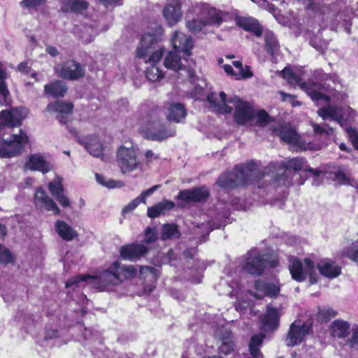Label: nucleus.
Wrapping results in <instances>:
<instances>
[{
	"mask_svg": "<svg viewBox=\"0 0 358 358\" xmlns=\"http://www.w3.org/2000/svg\"><path fill=\"white\" fill-rule=\"evenodd\" d=\"M46 0H22L20 6L24 8H35L45 2Z\"/></svg>",
	"mask_w": 358,
	"mask_h": 358,
	"instance_id": "nucleus-56",
	"label": "nucleus"
},
{
	"mask_svg": "<svg viewBox=\"0 0 358 358\" xmlns=\"http://www.w3.org/2000/svg\"><path fill=\"white\" fill-rule=\"evenodd\" d=\"M53 169L50 162L47 161L41 153L31 155L24 164V169L46 173Z\"/></svg>",
	"mask_w": 358,
	"mask_h": 358,
	"instance_id": "nucleus-18",
	"label": "nucleus"
},
{
	"mask_svg": "<svg viewBox=\"0 0 358 358\" xmlns=\"http://www.w3.org/2000/svg\"><path fill=\"white\" fill-rule=\"evenodd\" d=\"M233 65L237 69V72L234 73L236 80L250 78L252 76L250 68H247V72H244V69L241 62L234 61L233 62Z\"/></svg>",
	"mask_w": 358,
	"mask_h": 358,
	"instance_id": "nucleus-46",
	"label": "nucleus"
},
{
	"mask_svg": "<svg viewBox=\"0 0 358 358\" xmlns=\"http://www.w3.org/2000/svg\"><path fill=\"white\" fill-rule=\"evenodd\" d=\"M7 77V73L6 71V68L3 64L0 62V96L1 100H0V103L2 101H6L8 96H9V91L7 87L5 85V79Z\"/></svg>",
	"mask_w": 358,
	"mask_h": 358,
	"instance_id": "nucleus-41",
	"label": "nucleus"
},
{
	"mask_svg": "<svg viewBox=\"0 0 358 358\" xmlns=\"http://www.w3.org/2000/svg\"><path fill=\"white\" fill-rule=\"evenodd\" d=\"M189 79L193 83H195V82L197 81V83H196L194 87L192 95L194 96L196 99H201V96L203 95L204 87L206 86V81L203 79H199V78L196 77L195 74L193 78Z\"/></svg>",
	"mask_w": 358,
	"mask_h": 358,
	"instance_id": "nucleus-42",
	"label": "nucleus"
},
{
	"mask_svg": "<svg viewBox=\"0 0 358 358\" xmlns=\"http://www.w3.org/2000/svg\"><path fill=\"white\" fill-rule=\"evenodd\" d=\"M273 133L283 142L301 147L299 136L289 124L279 126L278 128L273 129Z\"/></svg>",
	"mask_w": 358,
	"mask_h": 358,
	"instance_id": "nucleus-22",
	"label": "nucleus"
},
{
	"mask_svg": "<svg viewBox=\"0 0 358 358\" xmlns=\"http://www.w3.org/2000/svg\"><path fill=\"white\" fill-rule=\"evenodd\" d=\"M28 142V137L22 130L0 142V157L9 158L21 153Z\"/></svg>",
	"mask_w": 358,
	"mask_h": 358,
	"instance_id": "nucleus-11",
	"label": "nucleus"
},
{
	"mask_svg": "<svg viewBox=\"0 0 358 358\" xmlns=\"http://www.w3.org/2000/svg\"><path fill=\"white\" fill-rule=\"evenodd\" d=\"M13 261L14 257L11 252L7 248L0 245V263L7 264Z\"/></svg>",
	"mask_w": 358,
	"mask_h": 358,
	"instance_id": "nucleus-50",
	"label": "nucleus"
},
{
	"mask_svg": "<svg viewBox=\"0 0 358 358\" xmlns=\"http://www.w3.org/2000/svg\"><path fill=\"white\" fill-rule=\"evenodd\" d=\"M317 115L321 117L324 120L331 119L336 121L341 125L343 124V109L341 107L336 106H328L319 108Z\"/></svg>",
	"mask_w": 358,
	"mask_h": 358,
	"instance_id": "nucleus-27",
	"label": "nucleus"
},
{
	"mask_svg": "<svg viewBox=\"0 0 358 358\" xmlns=\"http://www.w3.org/2000/svg\"><path fill=\"white\" fill-rule=\"evenodd\" d=\"M217 337L222 341L219 347L220 352L224 355L231 354L235 349V342L231 332L228 329H223L216 332Z\"/></svg>",
	"mask_w": 358,
	"mask_h": 358,
	"instance_id": "nucleus-25",
	"label": "nucleus"
},
{
	"mask_svg": "<svg viewBox=\"0 0 358 358\" xmlns=\"http://www.w3.org/2000/svg\"><path fill=\"white\" fill-rule=\"evenodd\" d=\"M182 15L180 6L177 2L167 3L163 9V16L170 27L176 24Z\"/></svg>",
	"mask_w": 358,
	"mask_h": 358,
	"instance_id": "nucleus-24",
	"label": "nucleus"
},
{
	"mask_svg": "<svg viewBox=\"0 0 358 358\" xmlns=\"http://www.w3.org/2000/svg\"><path fill=\"white\" fill-rule=\"evenodd\" d=\"M289 269L292 278L298 282L303 281L308 275L311 284L317 282L314 263L308 258L304 259L302 263L297 258L290 257Z\"/></svg>",
	"mask_w": 358,
	"mask_h": 358,
	"instance_id": "nucleus-10",
	"label": "nucleus"
},
{
	"mask_svg": "<svg viewBox=\"0 0 358 358\" xmlns=\"http://www.w3.org/2000/svg\"><path fill=\"white\" fill-rule=\"evenodd\" d=\"M187 112L184 105L179 103H173L167 107L166 117L169 120L175 122H181L186 117Z\"/></svg>",
	"mask_w": 358,
	"mask_h": 358,
	"instance_id": "nucleus-30",
	"label": "nucleus"
},
{
	"mask_svg": "<svg viewBox=\"0 0 358 358\" xmlns=\"http://www.w3.org/2000/svg\"><path fill=\"white\" fill-rule=\"evenodd\" d=\"M148 248L142 244H128L121 247L120 255L122 259L136 261L148 252Z\"/></svg>",
	"mask_w": 358,
	"mask_h": 358,
	"instance_id": "nucleus-23",
	"label": "nucleus"
},
{
	"mask_svg": "<svg viewBox=\"0 0 358 358\" xmlns=\"http://www.w3.org/2000/svg\"><path fill=\"white\" fill-rule=\"evenodd\" d=\"M175 206L174 202L164 200L156 205L148 208V216L151 218H155L160 215L164 214L166 211L173 209Z\"/></svg>",
	"mask_w": 358,
	"mask_h": 358,
	"instance_id": "nucleus-36",
	"label": "nucleus"
},
{
	"mask_svg": "<svg viewBox=\"0 0 358 358\" xmlns=\"http://www.w3.org/2000/svg\"><path fill=\"white\" fill-rule=\"evenodd\" d=\"M279 318L278 311L273 308L268 306L266 313L262 319L263 329L264 331L275 329L279 324Z\"/></svg>",
	"mask_w": 358,
	"mask_h": 358,
	"instance_id": "nucleus-29",
	"label": "nucleus"
},
{
	"mask_svg": "<svg viewBox=\"0 0 358 358\" xmlns=\"http://www.w3.org/2000/svg\"><path fill=\"white\" fill-rule=\"evenodd\" d=\"M191 191L194 198V202L206 201L209 196L208 190L204 187L193 188L191 189Z\"/></svg>",
	"mask_w": 358,
	"mask_h": 358,
	"instance_id": "nucleus-44",
	"label": "nucleus"
},
{
	"mask_svg": "<svg viewBox=\"0 0 358 358\" xmlns=\"http://www.w3.org/2000/svg\"><path fill=\"white\" fill-rule=\"evenodd\" d=\"M116 161L121 172L124 174L138 171L141 174L143 171V164L137 157V150L129 143L119 147L116 153Z\"/></svg>",
	"mask_w": 358,
	"mask_h": 358,
	"instance_id": "nucleus-8",
	"label": "nucleus"
},
{
	"mask_svg": "<svg viewBox=\"0 0 358 358\" xmlns=\"http://www.w3.org/2000/svg\"><path fill=\"white\" fill-rule=\"evenodd\" d=\"M67 87L61 80H55L44 86V93L54 98L63 97L66 93Z\"/></svg>",
	"mask_w": 358,
	"mask_h": 358,
	"instance_id": "nucleus-31",
	"label": "nucleus"
},
{
	"mask_svg": "<svg viewBox=\"0 0 358 358\" xmlns=\"http://www.w3.org/2000/svg\"><path fill=\"white\" fill-rule=\"evenodd\" d=\"M89 3L85 0H64L62 10L64 13H82L87 9Z\"/></svg>",
	"mask_w": 358,
	"mask_h": 358,
	"instance_id": "nucleus-35",
	"label": "nucleus"
},
{
	"mask_svg": "<svg viewBox=\"0 0 358 358\" xmlns=\"http://www.w3.org/2000/svg\"><path fill=\"white\" fill-rule=\"evenodd\" d=\"M336 180L341 182L343 184H351L350 182V178L345 174L343 170L339 169L335 173Z\"/></svg>",
	"mask_w": 358,
	"mask_h": 358,
	"instance_id": "nucleus-58",
	"label": "nucleus"
},
{
	"mask_svg": "<svg viewBox=\"0 0 358 358\" xmlns=\"http://www.w3.org/2000/svg\"><path fill=\"white\" fill-rule=\"evenodd\" d=\"M159 113V109L155 108L141 118V130L145 138L152 141H162L176 134L174 130L165 128L160 120Z\"/></svg>",
	"mask_w": 358,
	"mask_h": 358,
	"instance_id": "nucleus-6",
	"label": "nucleus"
},
{
	"mask_svg": "<svg viewBox=\"0 0 358 358\" xmlns=\"http://www.w3.org/2000/svg\"><path fill=\"white\" fill-rule=\"evenodd\" d=\"M270 258L268 254H263L257 249H252L243 257L242 269L251 275H260L267 266L274 267L277 265V261L270 260Z\"/></svg>",
	"mask_w": 358,
	"mask_h": 358,
	"instance_id": "nucleus-9",
	"label": "nucleus"
},
{
	"mask_svg": "<svg viewBox=\"0 0 358 358\" xmlns=\"http://www.w3.org/2000/svg\"><path fill=\"white\" fill-rule=\"evenodd\" d=\"M265 336L262 334L252 336L249 343L250 357L248 358H263V355L259 351V347L262 344Z\"/></svg>",
	"mask_w": 358,
	"mask_h": 358,
	"instance_id": "nucleus-37",
	"label": "nucleus"
},
{
	"mask_svg": "<svg viewBox=\"0 0 358 358\" xmlns=\"http://www.w3.org/2000/svg\"><path fill=\"white\" fill-rule=\"evenodd\" d=\"M157 239V232L155 228L148 227L145 231L144 242L150 244L154 243Z\"/></svg>",
	"mask_w": 358,
	"mask_h": 358,
	"instance_id": "nucleus-53",
	"label": "nucleus"
},
{
	"mask_svg": "<svg viewBox=\"0 0 358 358\" xmlns=\"http://www.w3.org/2000/svg\"><path fill=\"white\" fill-rule=\"evenodd\" d=\"M191 56L183 55L177 51H171L165 57L164 66L173 71L186 70L189 78L194 77L195 62L190 58Z\"/></svg>",
	"mask_w": 358,
	"mask_h": 358,
	"instance_id": "nucleus-12",
	"label": "nucleus"
},
{
	"mask_svg": "<svg viewBox=\"0 0 358 358\" xmlns=\"http://www.w3.org/2000/svg\"><path fill=\"white\" fill-rule=\"evenodd\" d=\"M62 182V178L57 175L55 178L49 182L48 189L53 196L57 194L64 192V187L63 186Z\"/></svg>",
	"mask_w": 358,
	"mask_h": 358,
	"instance_id": "nucleus-43",
	"label": "nucleus"
},
{
	"mask_svg": "<svg viewBox=\"0 0 358 358\" xmlns=\"http://www.w3.org/2000/svg\"><path fill=\"white\" fill-rule=\"evenodd\" d=\"M262 177V174L261 175L257 164L251 162L237 165L232 171L222 174L217 183L222 188L231 189L259 182Z\"/></svg>",
	"mask_w": 358,
	"mask_h": 358,
	"instance_id": "nucleus-4",
	"label": "nucleus"
},
{
	"mask_svg": "<svg viewBox=\"0 0 358 358\" xmlns=\"http://www.w3.org/2000/svg\"><path fill=\"white\" fill-rule=\"evenodd\" d=\"M347 132L356 150H358V132L352 129V128L347 129Z\"/></svg>",
	"mask_w": 358,
	"mask_h": 358,
	"instance_id": "nucleus-59",
	"label": "nucleus"
},
{
	"mask_svg": "<svg viewBox=\"0 0 358 358\" xmlns=\"http://www.w3.org/2000/svg\"><path fill=\"white\" fill-rule=\"evenodd\" d=\"M180 236L178 227L175 224H165L162 227L161 239L166 241L168 239H176Z\"/></svg>",
	"mask_w": 358,
	"mask_h": 358,
	"instance_id": "nucleus-40",
	"label": "nucleus"
},
{
	"mask_svg": "<svg viewBox=\"0 0 358 358\" xmlns=\"http://www.w3.org/2000/svg\"><path fill=\"white\" fill-rule=\"evenodd\" d=\"M55 71L59 77L70 80H78L85 75V68L74 60L67 61L58 65Z\"/></svg>",
	"mask_w": 358,
	"mask_h": 358,
	"instance_id": "nucleus-15",
	"label": "nucleus"
},
{
	"mask_svg": "<svg viewBox=\"0 0 358 358\" xmlns=\"http://www.w3.org/2000/svg\"><path fill=\"white\" fill-rule=\"evenodd\" d=\"M160 187V185H156L150 187L147 190H144L141 192V194L132 200L129 203H128L122 210L123 213H127L134 210L141 203H145L146 199L151 196L155 191H157Z\"/></svg>",
	"mask_w": 358,
	"mask_h": 358,
	"instance_id": "nucleus-34",
	"label": "nucleus"
},
{
	"mask_svg": "<svg viewBox=\"0 0 358 358\" xmlns=\"http://www.w3.org/2000/svg\"><path fill=\"white\" fill-rule=\"evenodd\" d=\"M95 176L96 181L101 185L106 187L115 188L121 187L122 185V182L121 181H117L111 179L106 180L103 176L99 173H96Z\"/></svg>",
	"mask_w": 358,
	"mask_h": 358,
	"instance_id": "nucleus-47",
	"label": "nucleus"
},
{
	"mask_svg": "<svg viewBox=\"0 0 358 358\" xmlns=\"http://www.w3.org/2000/svg\"><path fill=\"white\" fill-rule=\"evenodd\" d=\"M237 24L243 29L252 32L256 36H262L263 31L261 25L257 20L252 17H239L237 19Z\"/></svg>",
	"mask_w": 358,
	"mask_h": 358,
	"instance_id": "nucleus-32",
	"label": "nucleus"
},
{
	"mask_svg": "<svg viewBox=\"0 0 358 358\" xmlns=\"http://www.w3.org/2000/svg\"><path fill=\"white\" fill-rule=\"evenodd\" d=\"M137 274L134 266L125 265L119 262H113L110 267L101 272L98 276L78 275L69 279L66 282L69 288L74 285L90 280V283L97 285L101 290L110 289V287L121 284L123 281L134 278Z\"/></svg>",
	"mask_w": 358,
	"mask_h": 358,
	"instance_id": "nucleus-2",
	"label": "nucleus"
},
{
	"mask_svg": "<svg viewBox=\"0 0 358 358\" xmlns=\"http://www.w3.org/2000/svg\"><path fill=\"white\" fill-rule=\"evenodd\" d=\"M153 31L145 33L141 39L137 48V57L141 58L147 64H150L146 69V77L152 81H158L163 78L162 71L157 66L162 59L164 51L158 47V42L164 33L162 27L159 24H155Z\"/></svg>",
	"mask_w": 358,
	"mask_h": 358,
	"instance_id": "nucleus-1",
	"label": "nucleus"
},
{
	"mask_svg": "<svg viewBox=\"0 0 358 358\" xmlns=\"http://www.w3.org/2000/svg\"><path fill=\"white\" fill-rule=\"evenodd\" d=\"M54 197L62 207L66 208L70 206V201L66 195L64 194V192L57 194Z\"/></svg>",
	"mask_w": 358,
	"mask_h": 358,
	"instance_id": "nucleus-57",
	"label": "nucleus"
},
{
	"mask_svg": "<svg viewBox=\"0 0 358 358\" xmlns=\"http://www.w3.org/2000/svg\"><path fill=\"white\" fill-rule=\"evenodd\" d=\"M290 169L295 171L304 169L308 171L303 158H294L289 160L286 164L277 162L270 163L262 173V176H271L273 183H276L278 185H288L291 182L289 178Z\"/></svg>",
	"mask_w": 358,
	"mask_h": 358,
	"instance_id": "nucleus-7",
	"label": "nucleus"
},
{
	"mask_svg": "<svg viewBox=\"0 0 358 358\" xmlns=\"http://www.w3.org/2000/svg\"><path fill=\"white\" fill-rule=\"evenodd\" d=\"M27 109L24 107L14 108L10 110H3L0 113L1 126L8 127L20 126L27 115Z\"/></svg>",
	"mask_w": 358,
	"mask_h": 358,
	"instance_id": "nucleus-16",
	"label": "nucleus"
},
{
	"mask_svg": "<svg viewBox=\"0 0 358 358\" xmlns=\"http://www.w3.org/2000/svg\"><path fill=\"white\" fill-rule=\"evenodd\" d=\"M336 314L337 313L332 308H323L319 310L317 317L322 322H327L334 317Z\"/></svg>",
	"mask_w": 358,
	"mask_h": 358,
	"instance_id": "nucleus-51",
	"label": "nucleus"
},
{
	"mask_svg": "<svg viewBox=\"0 0 358 358\" xmlns=\"http://www.w3.org/2000/svg\"><path fill=\"white\" fill-rule=\"evenodd\" d=\"M97 31L95 28L92 26H84L83 29H82L81 38L84 43H90L94 40Z\"/></svg>",
	"mask_w": 358,
	"mask_h": 358,
	"instance_id": "nucleus-45",
	"label": "nucleus"
},
{
	"mask_svg": "<svg viewBox=\"0 0 358 358\" xmlns=\"http://www.w3.org/2000/svg\"><path fill=\"white\" fill-rule=\"evenodd\" d=\"M73 105L71 102L56 101L50 103L46 107V111L51 113H57V120L60 123L66 124L69 120V116L71 113Z\"/></svg>",
	"mask_w": 358,
	"mask_h": 358,
	"instance_id": "nucleus-17",
	"label": "nucleus"
},
{
	"mask_svg": "<svg viewBox=\"0 0 358 358\" xmlns=\"http://www.w3.org/2000/svg\"><path fill=\"white\" fill-rule=\"evenodd\" d=\"M257 292L254 296L257 299H262L264 296L275 297L279 294L280 288L278 283L257 280L255 283Z\"/></svg>",
	"mask_w": 358,
	"mask_h": 358,
	"instance_id": "nucleus-21",
	"label": "nucleus"
},
{
	"mask_svg": "<svg viewBox=\"0 0 358 358\" xmlns=\"http://www.w3.org/2000/svg\"><path fill=\"white\" fill-rule=\"evenodd\" d=\"M29 66L27 62H21L17 66V70L23 73H27L29 71Z\"/></svg>",
	"mask_w": 358,
	"mask_h": 358,
	"instance_id": "nucleus-63",
	"label": "nucleus"
},
{
	"mask_svg": "<svg viewBox=\"0 0 358 358\" xmlns=\"http://www.w3.org/2000/svg\"><path fill=\"white\" fill-rule=\"evenodd\" d=\"M79 143L85 147L91 155L96 157H102L103 146L97 137H85L80 139Z\"/></svg>",
	"mask_w": 358,
	"mask_h": 358,
	"instance_id": "nucleus-28",
	"label": "nucleus"
},
{
	"mask_svg": "<svg viewBox=\"0 0 358 358\" xmlns=\"http://www.w3.org/2000/svg\"><path fill=\"white\" fill-rule=\"evenodd\" d=\"M312 127L315 134H327L332 133V128L327 124L320 125L316 123H312Z\"/></svg>",
	"mask_w": 358,
	"mask_h": 358,
	"instance_id": "nucleus-52",
	"label": "nucleus"
},
{
	"mask_svg": "<svg viewBox=\"0 0 358 358\" xmlns=\"http://www.w3.org/2000/svg\"><path fill=\"white\" fill-rule=\"evenodd\" d=\"M34 202L38 208L52 211L55 215L60 214V209L56 203L41 187L36 189L35 192Z\"/></svg>",
	"mask_w": 358,
	"mask_h": 358,
	"instance_id": "nucleus-20",
	"label": "nucleus"
},
{
	"mask_svg": "<svg viewBox=\"0 0 358 358\" xmlns=\"http://www.w3.org/2000/svg\"><path fill=\"white\" fill-rule=\"evenodd\" d=\"M220 22L217 10L206 5L194 6L186 16V27L192 33L199 32L209 24H220Z\"/></svg>",
	"mask_w": 358,
	"mask_h": 358,
	"instance_id": "nucleus-5",
	"label": "nucleus"
},
{
	"mask_svg": "<svg viewBox=\"0 0 358 358\" xmlns=\"http://www.w3.org/2000/svg\"><path fill=\"white\" fill-rule=\"evenodd\" d=\"M280 95H281V97H282V101H287V99L289 100V101L292 103L293 106H295L296 104L299 103V102L297 101H295V96H292L291 94H286L283 92H280Z\"/></svg>",
	"mask_w": 358,
	"mask_h": 358,
	"instance_id": "nucleus-61",
	"label": "nucleus"
},
{
	"mask_svg": "<svg viewBox=\"0 0 358 358\" xmlns=\"http://www.w3.org/2000/svg\"><path fill=\"white\" fill-rule=\"evenodd\" d=\"M176 199L185 203L194 202L191 189L180 191Z\"/></svg>",
	"mask_w": 358,
	"mask_h": 358,
	"instance_id": "nucleus-54",
	"label": "nucleus"
},
{
	"mask_svg": "<svg viewBox=\"0 0 358 358\" xmlns=\"http://www.w3.org/2000/svg\"><path fill=\"white\" fill-rule=\"evenodd\" d=\"M206 99L213 110L220 114L231 113L233 108L228 103L232 104L235 108L234 120L238 124H243L254 117V112L249 103L236 96L227 99V94L224 92H221L219 96L212 92L207 95Z\"/></svg>",
	"mask_w": 358,
	"mask_h": 358,
	"instance_id": "nucleus-3",
	"label": "nucleus"
},
{
	"mask_svg": "<svg viewBox=\"0 0 358 358\" xmlns=\"http://www.w3.org/2000/svg\"><path fill=\"white\" fill-rule=\"evenodd\" d=\"M308 171L315 176L314 179L313 180L312 184L315 186L320 185L321 183V180L320 179L319 176L322 171H318L317 169H313L312 168H308Z\"/></svg>",
	"mask_w": 358,
	"mask_h": 358,
	"instance_id": "nucleus-60",
	"label": "nucleus"
},
{
	"mask_svg": "<svg viewBox=\"0 0 358 358\" xmlns=\"http://www.w3.org/2000/svg\"><path fill=\"white\" fill-rule=\"evenodd\" d=\"M171 43L175 51L181 52L183 55H192L193 41L191 36L176 31L171 38Z\"/></svg>",
	"mask_w": 358,
	"mask_h": 358,
	"instance_id": "nucleus-19",
	"label": "nucleus"
},
{
	"mask_svg": "<svg viewBox=\"0 0 358 358\" xmlns=\"http://www.w3.org/2000/svg\"><path fill=\"white\" fill-rule=\"evenodd\" d=\"M257 124L265 126L269 121L268 115L264 110L259 111L255 116Z\"/></svg>",
	"mask_w": 358,
	"mask_h": 358,
	"instance_id": "nucleus-55",
	"label": "nucleus"
},
{
	"mask_svg": "<svg viewBox=\"0 0 358 358\" xmlns=\"http://www.w3.org/2000/svg\"><path fill=\"white\" fill-rule=\"evenodd\" d=\"M350 327L347 321L336 320L331 325L332 335L338 338H345L349 334Z\"/></svg>",
	"mask_w": 358,
	"mask_h": 358,
	"instance_id": "nucleus-38",
	"label": "nucleus"
},
{
	"mask_svg": "<svg viewBox=\"0 0 358 358\" xmlns=\"http://www.w3.org/2000/svg\"><path fill=\"white\" fill-rule=\"evenodd\" d=\"M311 326L301 321H294L289 327L285 340L287 346L293 347L300 344L309 334Z\"/></svg>",
	"mask_w": 358,
	"mask_h": 358,
	"instance_id": "nucleus-14",
	"label": "nucleus"
},
{
	"mask_svg": "<svg viewBox=\"0 0 358 358\" xmlns=\"http://www.w3.org/2000/svg\"><path fill=\"white\" fill-rule=\"evenodd\" d=\"M317 266L321 275L328 278H335L341 273V266L329 259L321 260Z\"/></svg>",
	"mask_w": 358,
	"mask_h": 358,
	"instance_id": "nucleus-26",
	"label": "nucleus"
},
{
	"mask_svg": "<svg viewBox=\"0 0 358 358\" xmlns=\"http://www.w3.org/2000/svg\"><path fill=\"white\" fill-rule=\"evenodd\" d=\"M140 276L143 278L150 277L151 280H156L159 275L158 270L148 266H139Z\"/></svg>",
	"mask_w": 358,
	"mask_h": 358,
	"instance_id": "nucleus-48",
	"label": "nucleus"
},
{
	"mask_svg": "<svg viewBox=\"0 0 358 358\" xmlns=\"http://www.w3.org/2000/svg\"><path fill=\"white\" fill-rule=\"evenodd\" d=\"M145 157L147 163L151 162L153 159H159V156L155 155L151 150H148L145 152Z\"/></svg>",
	"mask_w": 358,
	"mask_h": 358,
	"instance_id": "nucleus-62",
	"label": "nucleus"
},
{
	"mask_svg": "<svg viewBox=\"0 0 358 358\" xmlns=\"http://www.w3.org/2000/svg\"><path fill=\"white\" fill-rule=\"evenodd\" d=\"M350 336L346 340V345L350 348L358 349V325H355L350 330Z\"/></svg>",
	"mask_w": 358,
	"mask_h": 358,
	"instance_id": "nucleus-49",
	"label": "nucleus"
},
{
	"mask_svg": "<svg viewBox=\"0 0 358 358\" xmlns=\"http://www.w3.org/2000/svg\"><path fill=\"white\" fill-rule=\"evenodd\" d=\"M45 51L47 53H48L51 57H56L58 55L59 52L57 49L52 45H47L45 48Z\"/></svg>",
	"mask_w": 358,
	"mask_h": 358,
	"instance_id": "nucleus-64",
	"label": "nucleus"
},
{
	"mask_svg": "<svg viewBox=\"0 0 358 358\" xmlns=\"http://www.w3.org/2000/svg\"><path fill=\"white\" fill-rule=\"evenodd\" d=\"M55 230L58 235L66 241H71L78 236V232L64 221L57 220Z\"/></svg>",
	"mask_w": 358,
	"mask_h": 358,
	"instance_id": "nucleus-33",
	"label": "nucleus"
},
{
	"mask_svg": "<svg viewBox=\"0 0 358 358\" xmlns=\"http://www.w3.org/2000/svg\"><path fill=\"white\" fill-rule=\"evenodd\" d=\"M281 74L289 84L294 86L299 85L303 88L313 100H324L327 103L329 102V96L320 91L321 88L320 84L303 83L301 85V80L299 76L294 73L289 68H285L282 71Z\"/></svg>",
	"mask_w": 358,
	"mask_h": 358,
	"instance_id": "nucleus-13",
	"label": "nucleus"
},
{
	"mask_svg": "<svg viewBox=\"0 0 358 358\" xmlns=\"http://www.w3.org/2000/svg\"><path fill=\"white\" fill-rule=\"evenodd\" d=\"M265 50L271 56L278 51L280 48L278 41L271 31H266L264 32Z\"/></svg>",
	"mask_w": 358,
	"mask_h": 358,
	"instance_id": "nucleus-39",
	"label": "nucleus"
}]
</instances>
